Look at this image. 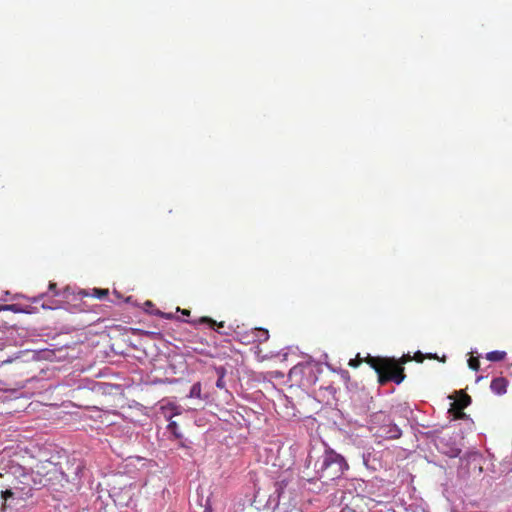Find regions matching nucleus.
Returning a JSON list of instances; mask_svg holds the SVG:
<instances>
[{
	"label": "nucleus",
	"mask_w": 512,
	"mask_h": 512,
	"mask_svg": "<svg viewBox=\"0 0 512 512\" xmlns=\"http://www.w3.org/2000/svg\"><path fill=\"white\" fill-rule=\"evenodd\" d=\"M13 495L12 491L10 490H6L4 493H3V497L6 499L7 497H11Z\"/></svg>",
	"instance_id": "nucleus-23"
},
{
	"label": "nucleus",
	"mask_w": 512,
	"mask_h": 512,
	"mask_svg": "<svg viewBox=\"0 0 512 512\" xmlns=\"http://www.w3.org/2000/svg\"><path fill=\"white\" fill-rule=\"evenodd\" d=\"M189 398L203 399L202 397V386L200 382H196L192 385L188 394Z\"/></svg>",
	"instance_id": "nucleus-11"
},
{
	"label": "nucleus",
	"mask_w": 512,
	"mask_h": 512,
	"mask_svg": "<svg viewBox=\"0 0 512 512\" xmlns=\"http://www.w3.org/2000/svg\"><path fill=\"white\" fill-rule=\"evenodd\" d=\"M298 369V367H294L291 372H295Z\"/></svg>",
	"instance_id": "nucleus-27"
},
{
	"label": "nucleus",
	"mask_w": 512,
	"mask_h": 512,
	"mask_svg": "<svg viewBox=\"0 0 512 512\" xmlns=\"http://www.w3.org/2000/svg\"><path fill=\"white\" fill-rule=\"evenodd\" d=\"M360 363H361V359H352L349 362V366L356 368L360 365Z\"/></svg>",
	"instance_id": "nucleus-20"
},
{
	"label": "nucleus",
	"mask_w": 512,
	"mask_h": 512,
	"mask_svg": "<svg viewBox=\"0 0 512 512\" xmlns=\"http://www.w3.org/2000/svg\"><path fill=\"white\" fill-rule=\"evenodd\" d=\"M177 311H181V313L185 316H189L190 315V310H187V309H183L181 310L180 308H177Z\"/></svg>",
	"instance_id": "nucleus-22"
},
{
	"label": "nucleus",
	"mask_w": 512,
	"mask_h": 512,
	"mask_svg": "<svg viewBox=\"0 0 512 512\" xmlns=\"http://www.w3.org/2000/svg\"><path fill=\"white\" fill-rule=\"evenodd\" d=\"M168 431L173 435L174 439H181L182 434L179 431L178 424L175 421H170L167 426Z\"/></svg>",
	"instance_id": "nucleus-13"
},
{
	"label": "nucleus",
	"mask_w": 512,
	"mask_h": 512,
	"mask_svg": "<svg viewBox=\"0 0 512 512\" xmlns=\"http://www.w3.org/2000/svg\"><path fill=\"white\" fill-rule=\"evenodd\" d=\"M3 310L5 311H11L14 313H32V309L30 306H22L20 304H6L3 307Z\"/></svg>",
	"instance_id": "nucleus-8"
},
{
	"label": "nucleus",
	"mask_w": 512,
	"mask_h": 512,
	"mask_svg": "<svg viewBox=\"0 0 512 512\" xmlns=\"http://www.w3.org/2000/svg\"><path fill=\"white\" fill-rule=\"evenodd\" d=\"M42 297H43V295H41V296H39V297H37V298H34V299H33V302H34V303H38V302H39V300H40Z\"/></svg>",
	"instance_id": "nucleus-24"
},
{
	"label": "nucleus",
	"mask_w": 512,
	"mask_h": 512,
	"mask_svg": "<svg viewBox=\"0 0 512 512\" xmlns=\"http://www.w3.org/2000/svg\"><path fill=\"white\" fill-rule=\"evenodd\" d=\"M49 290H50L51 292H53V293H54V295H58V294H59V293H58V291H57V284H56V283H54V282H50V283H49Z\"/></svg>",
	"instance_id": "nucleus-18"
},
{
	"label": "nucleus",
	"mask_w": 512,
	"mask_h": 512,
	"mask_svg": "<svg viewBox=\"0 0 512 512\" xmlns=\"http://www.w3.org/2000/svg\"><path fill=\"white\" fill-rule=\"evenodd\" d=\"M145 305H146L147 307H152V306H153V303H152L151 301H147V302L145 303Z\"/></svg>",
	"instance_id": "nucleus-25"
},
{
	"label": "nucleus",
	"mask_w": 512,
	"mask_h": 512,
	"mask_svg": "<svg viewBox=\"0 0 512 512\" xmlns=\"http://www.w3.org/2000/svg\"><path fill=\"white\" fill-rule=\"evenodd\" d=\"M161 410L166 419L171 420L173 416L181 414V406L174 402H167L161 406Z\"/></svg>",
	"instance_id": "nucleus-6"
},
{
	"label": "nucleus",
	"mask_w": 512,
	"mask_h": 512,
	"mask_svg": "<svg viewBox=\"0 0 512 512\" xmlns=\"http://www.w3.org/2000/svg\"><path fill=\"white\" fill-rule=\"evenodd\" d=\"M458 397L451 403L449 413L454 419H464L466 414L464 409L470 405L471 397L463 391H459Z\"/></svg>",
	"instance_id": "nucleus-4"
},
{
	"label": "nucleus",
	"mask_w": 512,
	"mask_h": 512,
	"mask_svg": "<svg viewBox=\"0 0 512 512\" xmlns=\"http://www.w3.org/2000/svg\"><path fill=\"white\" fill-rule=\"evenodd\" d=\"M414 358H415V360H416L417 362H422V361H423V355H422V353H421V352H417V353L415 354Z\"/></svg>",
	"instance_id": "nucleus-21"
},
{
	"label": "nucleus",
	"mask_w": 512,
	"mask_h": 512,
	"mask_svg": "<svg viewBox=\"0 0 512 512\" xmlns=\"http://www.w3.org/2000/svg\"><path fill=\"white\" fill-rule=\"evenodd\" d=\"M252 341H257L258 343H263L268 341L269 332L264 328H254L251 329Z\"/></svg>",
	"instance_id": "nucleus-7"
},
{
	"label": "nucleus",
	"mask_w": 512,
	"mask_h": 512,
	"mask_svg": "<svg viewBox=\"0 0 512 512\" xmlns=\"http://www.w3.org/2000/svg\"><path fill=\"white\" fill-rule=\"evenodd\" d=\"M199 323H202V324H208L210 326V328L214 329L215 331L221 333L220 329L224 327V322L221 321V322H217L215 320H213L212 318L210 317H207V316H204V317H201L199 320H198Z\"/></svg>",
	"instance_id": "nucleus-9"
},
{
	"label": "nucleus",
	"mask_w": 512,
	"mask_h": 512,
	"mask_svg": "<svg viewBox=\"0 0 512 512\" xmlns=\"http://www.w3.org/2000/svg\"><path fill=\"white\" fill-rule=\"evenodd\" d=\"M507 385H508V380L506 378L497 377L491 381L490 388L495 394L502 395V394L506 393Z\"/></svg>",
	"instance_id": "nucleus-5"
},
{
	"label": "nucleus",
	"mask_w": 512,
	"mask_h": 512,
	"mask_svg": "<svg viewBox=\"0 0 512 512\" xmlns=\"http://www.w3.org/2000/svg\"><path fill=\"white\" fill-rule=\"evenodd\" d=\"M506 357L504 351H491L486 354V359L492 362L502 361Z\"/></svg>",
	"instance_id": "nucleus-12"
},
{
	"label": "nucleus",
	"mask_w": 512,
	"mask_h": 512,
	"mask_svg": "<svg viewBox=\"0 0 512 512\" xmlns=\"http://www.w3.org/2000/svg\"><path fill=\"white\" fill-rule=\"evenodd\" d=\"M216 387L219 388V389H224L225 388V381H224V378H218L217 381H216Z\"/></svg>",
	"instance_id": "nucleus-19"
},
{
	"label": "nucleus",
	"mask_w": 512,
	"mask_h": 512,
	"mask_svg": "<svg viewBox=\"0 0 512 512\" xmlns=\"http://www.w3.org/2000/svg\"><path fill=\"white\" fill-rule=\"evenodd\" d=\"M3 307H4V305H0V312H1V311H4V310H3Z\"/></svg>",
	"instance_id": "nucleus-26"
},
{
	"label": "nucleus",
	"mask_w": 512,
	"mask_h": 512,
	"mask_svg": "<svg viewBox=\"0 0 512 512\" xmlns=\"http://www.w3.org/2000/svg\"><path fill=\"white\" fill-rule=\"evenodd\" d=\"M348 467L342 455L332 449H325L316 459H314L312 454L308 455L303 478L308 481L320 480L324 484H329L341 478Z\"/></svg>",
	"instance_id": "nucleus-1"
},
{
	"label": "nucleus",
	"mask_w": 512,
	"mask_h": 512,
	"mask_svg": "<svg viewBox=\"0 0 512 512\" xmlns=\"http://www.w3.org/2000/svg\"><path fill=\"white\" fill-rule=\"evenodd\" d=\"M81 295L83 296H93V297H96V298H99V299H103L105 297H107L109 295V290L108 289H101V288H94L92 289V293H88L87 291H82L80 292Z\"/></svg>",
	"instance_id": "nucleus-10"
},
{
	"label": "nucleus",
	"mask_w": 512,
	"mask_h": 512,
	"mask_svg": "<svg viewBox=\"0 0 512 512\" xmlns=\"http://www.w3.org/2000/svg\"><path fill=\"white\" fill-rule=\"evenodd\" d=\"M468 366L470 369L474 371H478L480 369V361L477 357H470L468 359Z\"/></svg>",
	"instance_id": "nucleus-14"
},
{
	"label": "nucleus",
	"mask_w": 512,
	"mask_h": 512,
	"mask_svg": "<svg viewBox=\"0 0 512 512\" xmlns=\"http://www.w3.org/2000/svg\"><path fill=\"white\" fill-rule=\"evenodd\" d=\"M153 313H154V314H156V315H159V316H161V317H163V318H166V319H170V318H172V314H171V313H163V312H161V311H159V310H156V311H155V312H153Z\"/></svg>",
	"instance_id": "nucleus-17"
},
{
	"label": "nucleus",
	"mask_w": 512,
	"mask_h": 512,
	"mask_svg": "<svg viewBox=\"0 0 512 512\" xmlns=\"http://www.w3.org/2000/svg\"><path fill=\"white\" fill-rule=\"evenodd\" d=\"M215 372H216L218 378H224L226 375V369L223 366L216 367Z\"/></svg>",
	"instance_id": "nucleus-16"
},
{
	"label": "nucleus",
	"mask_w": 512,
	"mask_h": 512,
	"mask_svg": "<svg viewBox=\"0 0 512 512\" xmlns=\"http://www.w3.org/2000/svg\"><path fill=\"white\" fill-rule=\"evenodd\" d=\"M406 361L407 360L404 358L402 359L401 362H398L394 358H385L378 356H368L365 359V362L377 373L378 382L381 385H384L388 382H394L396 384L402 383L406 377L402 365Z\"/></svg>",
	"instance_id": "nucleus-2"
},
{
	"label": "nucleus",
	"mask_w": 512,
	"mask_h": 512,
	"mask_svg": "<svg viewBox=\"0 0 512 512\" xmlns=\"http://www.w3.org/2000/svg\"><path fill=\"white\" fill-rule=\"evenodd\" d=\"M369 429L374 437L384 440L399 439L402 435L401 429L394 423L391 416L383 411L371 416Z\"/></svg>",
	"instance_id": "nucleus-3"
},
{
	"label": "nucleus",
	"mask_w": 512,
	"mask_h": 512,
	"mask_svg": "<svg viewBox=\"0 0 512 512\" xmlns=\"http://www.w3.org/2000/svg\"><path fill=\"white\" fill-rule=\"evenodd\" d=\"M241 342L244 344L254 343L255 341H252V335L251 330L243 334L240 338Z\"/></svg>",
	"instance_id": "nucleus-15"
}]
</instances>
